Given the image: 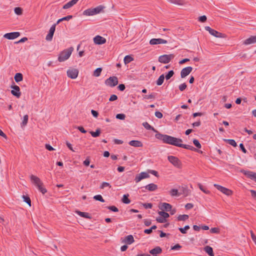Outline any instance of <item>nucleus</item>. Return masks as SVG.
Here are the masks:
<instances>
[{
	"label": "nucleus",
	"instance_id": "f257e3e1",
	"mask_svg": "<svg viewBox=\"0 0 256 256\" xmlns=\"http://www.w3.org/2000/svg\"><path fill=\"white\" fill-rule=\"evenodd\" d=\"M142 126L148 130H152L156 132L155 137L157 139L162 140L164 143L166 144H181L183 142L182 139L176 138L166 134H163L160 133L154 127L151 126L148 122H144Z\"/></svg>",
	"mask_w": 256,
	"mask_h": 256
},
{
	"label": "nucleus",
	"instance_id": "f03ea898",
	"mask_svg": "<svg viewBox=\"0 0 256 256\" xmlns=\"http://www.w3.org/2000/svg\"><path fill=\"white\" fill-rule=\"evenodd\" d=\"M73 50V48L70 47V48L65 49L61 52L58 56V61L60 62H62L67 60L70 57Z\"/></svg>",
	"mask_w": 256,
	"mask_h": 256
},
{
	"label": "nucleus",
	"instance_id": "7ed1b4c3",
	"mask_svg": "<svg viewBox=\"0 0 256 256\" xmlns=\"http://www.w3.org/2000/svg\"><path fill=\"white\" fill-rule=\"evenodd\" d=\"M174 54H164L158 57V60L160 63L165 64H168L174 58Z\"/></svg>",
	"mask_w": 256,
	"mask_h": 256
},
{
	"label": "nucleus",
	"instance_id": "20e7f679",
	"mask_svg": "<svg viewBox=\"0 0 256 256\" xmlns=\"http://www.w3.org/2000/svg\"><path fill=\"white\" fill-rule=\"evenodd\" d=\"M204 28L206 31H208L211 35H212L216 38H225L226 37L225 34L220 32L212 28H210L208 26H205Z\"/></svg>",
	"mask_w": 256,
	"mask_h": 256
},
{
	"label": "nucleus",
	"instance_id": "39448f33",
	"mask_svg": "<svg viewBox=\"0 0 256 256\" xmlns=\"http://www.w3.org/2000/svg\"><path fill=\"white\" fill-rule=\"evenodd\" d=\"M214 186L218 190L221 192L222 194L228 196H230L232 194L233 192L232 190L220 186L218 184H214Z\"/></svg>",
	"mask_w": 256,
	"mask_h": 256
},
{
	"label": "nucleus",
	"instance_id": "423d86ee",
	"mask_svg": "<svg viewBox=\"0 0 256 256\" xmlns=\"http://www.w3.org/2000/svg\"><path fill=\"white\" fill-rule=\"evenodd\" d=\"M118 78L116 76H110L105 80V84L110 87H114L118 84Z\"/></svg>",
	"mask_w": 256,
	"mask_h": 256
},
{
	"label": "nucleus",
	"instance_id": "0eeeda50",
	"mask_svg": "<svg viewBox=\"0 0 256 256\" xmlns=\"http://www.w3.org/2000/svg\"><path fill=\"white\" fill-rule=\"evenodd\" d=\"M168 160L175 167L177 168H180L181 167L182 163L177 157L172 156H169L168 157Z\"/></svg>",
	"mask_w": 256,
	"mask_h": 256
},
{
	"label": "nucleus",
	"instance_id": "6e6552de",
	"mask_svg": "<svg viewBox=\"0 0 256 256\" xmlns=\"http://www.w3.org/2000/svg\"><path fill=\"white\" fill-rule=\"evenodd\" d=\"M177 146L183 148L191 150L196 151L199 153H202V152L198 149L200 148L202 145H194L196 148H194L192 145H176Z\"/></svg>",
	"mask_w": 256,
	"mask_h": 256
},
{
	"label": "nucleus",
	"instance_id": "1a4fd4ad",
	"mask_svg": "<svg viewBox=\"0 0 256 256\" xmlns=\"http://www.w3.org/2000/svg\"><path fill=\"white\" fill-rule=\"evenodd\" d=\"M10 88H12L11 90L12 94L16 98H19L21 95L20 87L16 85L14 82H13V84L10 86Z\"/></svg>",
	"mask_w": 256,
	"mask_h": 256
},
{
	"label": "nucleus",
	"instance_id": "9d476101",
	"mask_svg": "<svg viewBox=\"0 0 256 256\" xmlns=\"http://www.w3.org/2000/svg\"><path fill=\"white\" fill-rule=\"evenodd\" d=\"M78 70L76 68H70L67 71V76L68 77L75 79L78 77Z\"/></svg>",
	"mask_w": 256,
	"mask_h": 256
},
{
	"label": "nucleus",
	"instance_id": "9b49d317",
	"mask_svg": "<svg viewBox=\"0 0 256 256\" xmlns=\"http://www.w3.org/2000/svg\"><path fill=\"white\" fill-rule=\"evenodd\" d=\"M149 177L150 175L148 173L146 172H142L140 174H138L136 175L134 178V180L136 182L138 183L142 179L148 178Z\"/></svg>",
	"mask_w": 256,
	"mask_h": 256
},
{
	"label": "nucleus",
	"instance_id": "f8f14e48",
	"mask_svg": "<svg viewBox=\"0 0 256 256\" xmlns=\"http://www.w3.org/2000/svg\"><path fill=\"white\" fill-rule=\"evenodd\" d=\"M30 179L32 182L34 184L36 187L39 186L40 184H44L43 182H42V180H40L39 178L33 174L30 175Z\"/></svg>",
	"mask_w": 256,
	"mask_h": 256
},
{
	"label": "nucleus",
	"instance_id": "ddd939ff",
	"mask_svg": "<svg viewBox=\"0 0 256 256\" xmlns=\"http://www.w3.org/2000/svg\"><path fill=\"white\" fill-rule=\"evenodd\" d=\"M56 24H54L50 28L48 34L46 35V40L48 41H51L52 39L54 32L56 30Z\"/></svg>",
	"mask_w": 256,
	"mask_h": 256
},
{
	"label": "nucleus",
	"instance_id": "4468645a",
	"mask_svg": "<svg viewBox=\"0 0 256 256\" xmlns=\"http://www.w3.org/2000/svg\"><path fill=\"white\" fill-rule=\"evenodd\" d=\"M20 36V33L19 32H12L4 34V37L8 40H14Z\"/></svg>",
	"mask_w": 256,
	"mask_h": 256
},
{
	"label": "nucleus",
	"instance_id": "2eb2a0df",
	"mask_svg": "<svg viewBox=\"0 0 256 256\" xmlns=\"http://www.w3.org/2000/svg\"><path fill=\"white\" fill-rule=\"evenodd\" d=\"M168 42L167 40L162 38H152L150 41V44L155 45L158 44H166Z\"/></svg>",
	"mask_w": 256,
	"mask_h": 256
},
{
	"label": "nucleus",
	"instance_id": "dca6fc26",
	"mask_svg": "<svg viewBox=\"0 0 256 256\" xmlns=\"http://www.w3.org/2000/svg\"><path fill=\"white\" fill-rule=\"evenodd\" d=\"M248 178L254 180L256 182V173L251 171L242 170L241 171Z\"/></svg>",
	"mask_w": 256,
	"mask_h": 256
},
{
	"label": "nucleus",
	"instance_id": "f3484780",
	"mask_svg": "<svg viewBox=\"0 0 256 256\" xmlns=\"http://www.w3.org/2000/svg\"><path fill=\"white\" fill-rule=\"evenodd\" d=\"M192 66H188L182 69L180 72V76L184 78L188 76L192 71Z\"/></svg>",
	"mask_w": 256,
	"mask_h": 256
},
{
	"label": "nucleus",
	"instance_id": "a211bd4d",
	"mask_svg": "<svg viewBox=\"0 0 256 256\" xmlns=\"http://www.w3.org/2000/svg\"><path fill=\"white\" fill-rule=\"evenodd\" d=\"M94 41L96 44H102L106 43V40L100 36H96L94 38Z\"/></svg>",
	"mask_w": 256,
	"mask_h": 256
},
{
	"label": "nucleus",
	"instance_id": "6ab92c4d",
	"mask_svg": "<svg viewBox=\"0 0 256 256\" xmlns=\"http://www.w3.org/2000/svg\"><path fill=\"white\" fill-rule=\"evenodd\" d=\"M160 209L162 210H165L166 212H170L171 210L172 206L171 204L166 202H163L160 204L159 206Z\"/></svg>",
	"mask_w": 256,
	"mask_h": 256
},
{
	"label": "nucleus",
	"instance_id": "aec40b11",
	"mask_svg": "<svg viewBox=\"0 0 256 256\" xmlns=\"http://www.w3.org/2000/svg\"><path fill=\"white\" fill-rule=\"evenodd\" d=\"M256 43V36H252L249 38L246 39L244 44L246 45L250 44Z\"/></svg>",
	"mask_w": 256,
	"mask_h": 256
},
{
	"label": "nucleus",
	"instance_id": "412c9836",
	"mask_svg": "<svg viewBox=\"0 0 256 256\" xmlns=\"http://www.w3.org/2000/svg\"><path fill=\"white\" fill-rule=\"evenodd\" d=\"M162 252V249L159 246H157L155 247L154 248L150 250V253L152 255L160 254H161Z\"/></svg>",
	"mask_w": 256,
	"mask_h": 256
},
{
	"label": "nucleus",
	"instance_id": "4be33fe9",
	"mask_svg": "<svg viewBox=\"0 0 256 256\" xmlns=\"http://www.w3.org/2000/svg\"><path fill=\"white\" fill-rule=\"evenodd\" d=\"M144 188L146 189L150 192H153L158 189V186L156 184L152 183L146 185V186H144Z\"/></svg>",
	"mask_w": 256,
	"mask_h": 256
},
{
	"label": "nucleus",
	"instance_id": "5701e85b",
	"mask_svg": "<svg viewBox=\"0 0 256 256\" xmlns=\"http://www.w3.org/2000/svg\"><path fill=\"white\" fill-rule=\"evenodd\" d=\"M124 242L128 244H130L134 242V238L132 235H128L125 237Z\"/></svg>",
	"mask_w": 256,
	"mask_h": 256
},
{
	"label": "nucleus",
	"instance_id": "b1692460",
	"mask_svg": "<svg viewBox=\"0 0 256 256\" xmlns=\"http://www.w3.org/2000/svg\"><path fill=\"white\" fill-rule=\"evenodd\" d=\"M76 213L81 217L84 218L88 219H91L92 216L88 212H82L78 210L76 211Z\"/></svg>",
	"mask_w": 256,
	"mask_h": 256
},
{
	"label": "nucleus",
	"instance_id": "393cba45",
	"mask_svg": "<svg viewBox=\"0 0 256 256\" xmlns=\"http://www.w3.org/2000/svg\"><path fill=\"white\" fill-rule=\"evenodd\" d=\"M77 2H78V1L76 0H72L70 1L69 2H67L66 4L63 6V8L64 9L69 8H71L72 6L75 4H76Z\"/></svg>",
	"mask_w": 256,
	"mask_h": 256
},
{
	"label": "nucleus",
	"instance_id": "a878e982",
	"mask_svg": "<svg viewBox=\"0 0 256 256\" xmlns=\"http://www.w3.org/2000/svg\"><path fill=\"white\" fill-rule=\"evenodd\" d=\"M204 250L210 256H214L213 249L211 246H206L204 247Z\"/></svg>",
	"mask_w": 256,
	"mask_h": 256
},
{
	"label": "nucleus",
	"instance_id": "bb28decb",
	"mask_svg": "<svg viewBox=\"0 0 256 256\" xmlns=\"http://www.w3.org/2000/svg\"><path fill=\"white\" fill-rule=\"evenodd\" d=\"M14 80L16 82H20L23 80V76L21 73H16L14 76Z\"/></svg>",
	"mask_w": 256,
	"mask_h": 256
},
{
	"label": "nucleus",
	"instance_id": "cd10ccee",
	"mask_svg": "<svg viewBox=\"0 0 256 256\" xmlns=\"http://www.w3.org/2000/svg\"><path fill=\"white\" fill-rule=\"evenodd\" d=\"M104 8V7L103 6H99L94 8H92L94 14L95 15L100 13L102 10Z\"/></svg>",
	"mask_w": 256,
	"mask_h": 256
},
{
	"label": "nucleus",
	"instance_id": "c85d7f7f",
	"mask_svg": "<svg viewBox=\"0 0 256 256\" xmlns=\"http://www.w3.org/2000/svg\"><path fill=\"white\" fill-rule=\"evenodd\" d=\"M180 196L181 194H184L185 196H187L188 195V190L187 188L186 187H183L182 186V188L180 189Z\"/></svg>",
	"mask_w": 256,
	"mask_h": 256
},
{
	"label": "nucleus",
	"instance_id": "c756f323",
	"mask_svg": "<svg viewBox=\"0 0 256 256\" xmlns=\"http://www.w3.org/2000/svg\"><path fill=\"white\" fill-rule=\"evenodd\" d=\"M189 218L188 214H180L177 217V220L178 221H185L188 220Z\"/></svg>",
	"mask_w": 256,
	"mask_h": 256
},
{
	"label": "nucleus",
	"instance_id": "7c9ffc66",
	"mask_svg": "<svg viewBox=\"0 0 256 256\" xmlns=\"http://www.w3.org/2000/svg\"><path fill=\"white\" fill-rule=\"evenodd\" d=\"M164 74H162L160 76L156 82V84L158 86H161L164 82Z\"/></svg>",
	"mask_w": 256,
	"mask_h": 256
},
{
	"label": "nucleus",
	"instance_id": "2f4dec72",
	"mask_svg": "<svg viewBox=\"0 0 256 256\" xmlns=\"http://www.w3.org/2000/svg\"><path fill=\"white\" fill-rule=\"evenodd\" d=\"M83 14L84 16H94V12L92 8H88L83 12Z\"/></svg>",
	"mask_w": 256,
	"mask_h": 256
},
{
	"label": "nucleus",
	"instance_id": "473e14b6",
	"mask_svg": "<svg viewBox=\"0 0 256 256\" xmlns=\"http://www.w3.org/2000/svg\"><path fill=\"white\" fill-rule=\"evenodd\" d=\"M198 188H200V189L204 193L206 194H210V191L208 190L202 184L198 183Z\"/></svg>",
	"mask_w": 256,
	"mask_h": 256
},
{
	"label": "nucleus",
	"instance_id": "72a5a7b5",
	"mask_svg": "<svg viewBox=\"0 0 256 256\" xmlns=\"http://www.w3.org/2000/svg\"><path fill=\"white\" fill-rule=\"evenodd\" d=\"M128 194H124L122 198V202L126 204H128L130 202V200L128 198Z\"/></svg>",
	"mask_w": 256,
	"mask_h": 256
},
{
	"label": "nucleus",
	"instance_id": "f704fd0d",
	"mask_svg": "<svg viewBox=\"0 0 256 256\" xmlns=\"http://www.w3.org/2000/svg\"><path fill=\"white\" fill-rule=\"evenodd\" d=\"M28 114L24 115V116L22 122L21 123V126L22 127L24 126H26L28 122Z\"/></svg>",
	"mask_w": 256,
	"mask_h": 256
},
{
	"label": "nucleus",
	"instance_id": "c9c22d12",
	"mask_svg": "<svg viewBox=\"0 0 256 256\" xmlns=\"http://www.w3.org/2000/svg\"><path fill=\"white\" fill-rule=\"evenodd\" d=\"M102 71V68H98L96 69L93 74V76L96 77H98L100 75V74Z\"/></svg>",
	"mask_w": 256,
	"mask_h": 256
},
{
	"label": "nucleus",
	"instance_id": "e433bc0d",
	"mask_svg": "<svg viewBox=\"0 0 256 256\" xmlns=\"http://www.w3.org/2000/svg\"><path fill=\"white\" fill-rule=\"evenodd\" d=\"M133 60H134V58L128 55V56H126L124 58V62L125 64H127L130 63Z\"/></svg>",
	"mask_w": 256,
	"mask_h": 256
},
{
	"label": "nucleus",
	"instance_id": "4c0bfd02",
	"mask_svg": "<svg viewBox=\"0 0 256 256\" xmlns=\"http://www.w3.org/2000/svg\"><path fill=\"white\" fill-rule=\"evenodd\" d=\"M170 194L172 196H180V192L177 189H172L170 192Z\"/></svg>",
	"mask_w": 256,
	"mask_h": 256
},
{
	"label": "nucleus",
	"instance_id": "58836bf2",
	"mask_svg": "<svg viewBox=\"0 0 256 256\" xmlns=\"http://www.w3.org/2000/svg\"><path fill=\"white\" fill-rule=\"evenodd\" d=\"M190 227L188 225H186L184 226V228H179L178 230L182 234H186V230L190 229Z\"/></svg>",
	"mask_w": 256,
	"mask_h": 256
},
{
	"label": "nucleus",
	"instance_id": "ea45409f",
	"mask_svg": "<svg viewBox=\"0 0 256 256\" xmlns=\"http://www.w3.org/2000/svg\"><path fill=\"white\" fill-rule=\"evenodd\" d=\"M158 214L162 217L164 218L165 219L168 218L170 216V214L168 212H164V210L158 212Z\"/></svg>",
	"mask_w": 256,
	"mask_h": 256
},
{
	"label": "nucleus",
	"instance_id": "a19ab883",
	"mask_svg": "<svg viewBox=\"0 0 256 256\" xmlns=\"http://www.w3.org/2000/svg\"><path fill=\"white\" fill-rule=\"evenodd\" d=\"M22 198H23L24 201L25 202L28 204L29 205V206H31V200L28 196L23 195Z\"/></svg>",
	"mask_w": 256,
	"mask_h": 256
},
{
	"label": "nucleus",
	"instance_id": "79ce46f5",
	"mask_svg": "<svg viewBox=\"0 0 256 256\" xmlns=\"http://www.w3.org/2000/svg\"><path fill=\"white\" fill-rule=\"evenodd\" d=\"M94 198L96 200L100 201L102 202H105L102 196L100 194L96 195L94 196Z\"/></svg>",
	"mask_w": 256,
	"mask_h": 256
},
{
	"label": "nucleus",
	"instance_id": "37998d69",
	"mask_svg": "<svg viewBox=\"0 0 256 256\" xmlns=\"http://www.w3.org/2000/svg\"><path fill=\"white\" fill-rule=\"evenodd\" d=\"M36 188L43 194H45L47 192L46 188L43 187V184H40V186H36Z\"/></svg>",
	"mask_w": 256,
	"mask_h": 256
},
{
	"label": "nucleus",
	"instance_id": "c03bdc74",
	"mask_svg": "<svg viewBox=\"0 0 256 256\" xmlns=\"http://www.w3.org/2000/svg\"><path fill=\"white\" fill-rule=\"evenodd\" d=\"M174 74V72L172 70H170L166 75V80L170 79Z\"/></svg>",
	"mask_w": 256,
	"mask_h": 256
},
{
	"label": "nucleus",
	"instance_id": "a18cd8bd",
	"mask_svg": "<svg viewBox=\"0 0 256 256\" xmlns=\"http://www.w3.org/2000/svg\"><path fill=\"white\" fill-rule=\"evenodd\" d=\"M90 133L91 134L92 136L94 137H97L100 134V130L99 129H98L96 130V132H90Z\"/></svg>",
	"mask_w": 256,
	"mask_h": 256
},
{
	"label": "nucleus",
	"instance_id": "49530a36",
	"mask_svg": "<svg viewBox=\"0 0 256 256\" xmlns=\"http://www.w3.org/2000/svg\"><path fill=\"white\" fill-rule=\"evenodd\" d=\"M14 12L18 15H20L22 13V9L20 7H16L14 8Z\"/></svg>",
	"mask_w": 256,
	"mask_h": 256
},
{
	"label": "nucleus",
	"instance_id": "de8ad7c7",
	"mask_svg": "<svg viewBox=\"0 0 256 256\" xmlns=\"http://www.w3.org/2000/svg\"><path fill=\"white\" fill-rule=\"evenodd\" d=\"M156 93H152L148 95H145L144 96V98L146 99H152L154 98L156 96Z\"/></svg>",
	"mask_w": 256,
	"mask_h": 256
},
{
	"label": "nucleus",
	"instance_id": "09e8293b",
	"mask_svg": "<svg viewBox=\"0 0 256 256\" xmlns=\"http://www.w3.org/2000/svg\"><path fill=\"white\" fill-rule=\"evenodd\" d=\"M106 208L114 212H118V209L116 206H108L106 207Z\"/></svg>",
	"mask_w": 256,
	"mask_h": 256
},
{
	"label": "nucleus",
	"instance_id": "8fccbe9b",
	"mask_svg": "<svg viewBox=\"0 0 256 256\" xmlns=\"http://www.w3.org/2000/svg\"><path fill=\"white\" fill-rule=\"evenodd\" d=\"M116 117L117 119L124 120L126 118V115L124 114H118L116 115Z\"/></svg>",
	"mask_w": 256,
	"mask_h": 256
},
{
	"label": "nucleus",
	"instance_id": "3c124183",
	"mask_svg": "<svg viewBox=\"0 0 256 256\" xmlns=\"http://www.w3.org/2000/svg\"><path fill=\"white\" fill-rule=\"evenodd\" d=\"M210 232L212 234H219L220 230L218 228H212L210 230Z\"/></svg>",
	"mask_w": 256,
	"mask_h": 256
},
{
	"label": "nucleus",
	"instance_id": "603ef678",
	"mask_svg": "<svg viewBox=\"0 0 256 256\" xmlns=\"http://www.w3.org/2000/svg\"><path fill=\"white\" fill-rule=\"evenodd\" d=\"M223 140L228 144H236L235 140L232 139H223Z\"/></svg>",
	"mask_w": 256,
	"mask_h": 256
},
{
	"label": "nucleus",
	"instance_id": "864d4df0",
	"mask_svg": "<svg viewBox=\"0 0 256 256\" xmlns=\"http://www.w3.org/2000/svg\"><path fill=\"white\" fill-rule=\"evenodd\" d=\"M156 220L160 223H164L166 222V220L162 216L156 218Z\"/></svg>",
	"mask_w": 256,
	"mask_h": 256
},
{
	"label": "nucleus",
	"instance_id": "5fc2aeb1",
	"mask_svg": "<svg viewBox=\"0 0 256 256\" xmlns=\"http://www.w3.org/2000/svg\"><path fill=\"white\" fill-rule=\"evenodd\" d=\"M106 186H108L110 188H111V186H110V184L108 182H103L101 184V185L100 186V188L103 189V188H104Z\"/></svg>",
	"mask_w": 256,
	"mask_h": 256
},
{
	"label": "nucleus",
	"instance_id": "6e6d98bb",
	"mask_svg": "<svg viewBox=\"0 0 256 256\" xmlns=\"http://www.w3.org/2000/svg\"><path fill=\"white\" fill-rule=\"evenodd\" d=\"M186 87L187 86L186 83H183L179 86L178 88L180 91L182 92L186 88Z\"/></svg>",
	"mask_w": 256,
	"mask_h": 256
},
{
	"label": "nucleus",
	"instance_id": "4d7b16f0",
	"mask_svg": "<svg viewBox=\"0 0 256 256\" xmlns=\"http://www.w3.org/2000/svg\"><path fill=\"white\" fill-rule=\"evenodd\" d=\"M206 20L207 18L206 16H202L198 18V20L202 22H206Z\"/></svg>",
	"mask_w": 256,
	"mask_h": 256
},
{
	"label": "nucleus",
	"instance_id": "13d9d810",
	"mask_svg": "<svg viewBox=\"0 0 256 256\" xmlns=\"http://www.w3.org/2000/svg\"><path fill=\"white\" fill-rule=\"evenodd\" d=\"M118 96L116 95V94H112L110 96V98H109V100L110 102H112V101H114V100H118Z\"/></svg>",
	"mask_w": 256,
	"mask_h": 256
},
{
	"label": "nucleus",
	"instance_id": "bf43d9fd",
	"mask_svg": "<svg viewBox=\"0 0 256 256\" xmlns=\"http://www.w3.org/2000/svg\"><path fill=\"white\" fill-rule=\"evenodd\" d=\"M143 206L145 208H152V204L151 203H144Z\"/></svg>",
	"mask_w": 256,
	"mask_h": 256
},
{
	"label": "nucleus",
	"instance_id": "052dcab7",
	"mask_svg": "<svg viewBox=\"0 0 256 256\" xmlns=\"http://www.w3.org/2000/svg\"><path fill=\"white\" fill-rule=\"evenodd\" d=\"M155 116L158 118H161L163 116L162 114L158 111H156L155 112Z\"/></svg>",
	"mask_w": 256,
	"mask_h": 256
},
{
	"label": "nucleus",
	"instance_id": "680f3d73",
	"mask_svg": "<svg viewBox=\"0 0 256 256\" xmlns=\"http://www.w3.org/2000/svg\"><path fill=\"white\" fill-rule=\"evenodd\" d=\"M118 88L120 91H124L126 88L125 85L124 84H120L118 86Z\"/></svg>",
	"mask_w": 256,
	"mask_h": 256
},
{
	"label": "nucleus",
	"instance_id": "e2e57ef3",
	"mask_svg": "<svg viewBox=\"0 0 256 256\" xmlns=\"http://www.w3.org/2000/svg\"><path fill=\"white\" fill-rule=\"evenodd\" d=\"M182 248V246L180 244H176L173 246H172L171 249L172 250H179Z\"/></svg>",
	"mask_w": 256,
	"mask_h": 256
},
{
	"label": "nucleus",
	"instance_id": "0e129e2a",
	"mask_svg": "<svg viewBox=\"0 0 256 256\" xmlns=\"http://www.w3.org/2000/svg\"><path fill=\"white\" fill-rule=\"evenodd\" d=\"M151 220H148L146 219L144 220V224L146 226H150L151 224Z\"/></svg>",
	"mask_w": 256,
	"mask_h": 256
},
{
	"label": "nucleus",
	"instance_id": "69168bd1",
	"mask_svg": "<svg viewBox=\"0 0 256 256\" xmlns=\"http://www.w3.org/2000/svg\"><path fill=\"white\" fill-rule=\"evenodd\" d=\"M92 114L94 116V118H97L98 116V113L97 111L94 110H91Z\"/></svg>",
	"mask_w": 256,
	"mask_h": 256
},
{
	"label": "nucleus",
	"instance_id": "338daca9",
	"mask_svg": "<svg viewBox=\"0 0 256 256\" xmlns=\"http://www.w3.org/2000/svg\"><path fill=\"white\" fill-rule=\"evenodd\" d=\"M250 234H251V237H252V240L254 242V243L256 244V236H255V234H254V232L252 231L250 232Z\"/></svg>",
	"mask_w": 256,
	"mask_h": 256
},
{
	"label": "nucleus",
	"instance_id": "774afa93",
	"mask_svg": "<svg viewBox=\"0 0 256 256\" xmlns=\"http://www.w3.org/2000/svg\"><path fill=\"white\" fill-rule=\"evenodd\" d=\"M250 192L252 197L256 200V191L254 190H250Z\"/></svg>",
	"mask_w": 256,
	"mask_h": 256
}]
</instances>
